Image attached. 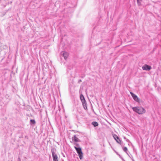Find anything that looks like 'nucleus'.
I'll return each instance as SVG.
<instances>
[{
    "label": "nucleus",
    "mask_w": 161,
    "mask_h": 161,
    "mask_svg": "<svg viewBox=\"0 0 161 161\" xmlns=\"http://www.w3.org/2000/svg\"><path fill=\"white\" fill-rule=\"evenodd\" d=\"M61 54L64 57L65 59H66L69 56V53L63 51L61 53Z\"/></svg>",
    "instance_id": "nucleus-4"
},
{
    "label": "nucleus",
    "mask_w": 161,
    "mask_h": 161,
    "mask_svg": "<svg viewBox=\"0 0 161 161\" xmlns=\"http://www.w3.org/2000/svg\"><path fill=\"white\" fill-rule=\"evenodd\" d=\"M30 122L33 124H35L36 123L35 121L33 119H31Z\"/></svg>",
    "instance_id": "nucleus-13"
},
{
    "label": "nucleus",
    "mask_w": 161,
    "mask_h": 161,
    "mask_svg": "<svg viewBox=\"0 0 161 161\" xmlns=\"http://www.w3.org/2000/svg\"><path fill=\"white\" fill-rule=\"evenodd\" d=\"M74 144L76 145V146L77 147H79V145L78 144H77V143H75H75H74Z\"/></svg>",
    "instance_id": "nucleus-16"
},
{
    "label": "nucleus",
    "mask_w": 161,
    "mask_h": 161,
    "mask_svg": "<svg viewBox=\"0 0 161 161\" xmlns=\"http://www.w3.org/2000/svg\"><path fill=\"white\" fill-rule=\"evenodd\" d=\"M52 155L53 161H58V157L57 154L54 151H52Z\"/></svg>",
    "instance_id": "nucleus-3"
},
{
    "label": "nucleus",
    "mask_w": 161,
    "mask_h": 161,
    "mask_svg": "<svg viewBox=\"0 0 161 161\" xmlns=\"http://www.w3.org/2000/svg\"><path fill=\"white\" fill-rule=\"evenodd\" d=\"M130 93L134 99L136 101L138 102L139 101V99L138 98L137 96L132 92H130Z\"/></svg>",
    "instance_id": "nucleus-6"
},
{
    "label": "nucleus",
    "mask_w": 161,
    "mask_h": 161,
    "mask_svg": "<svg viewBox=\"0 0 161 161\" xmlns=\"http://www.w3.org/2000/svg\"><path fill=\"white\" fill-rule=\"evenodd\" d=\"M80 98L81 100L82 103H83V102H86V100L85 99V98L83 95L81 94L80 96Z\"/></svg>",
    "instance_id": "nucleus-8"
},
{
    "label": "nucleus",
    "mask_w": 161,
    "mask_h": 161,
    "mask_svg": "<svg viewBox=\"0 0 161 161\" xmlns=\"http://www.w3.org/2000/svg\"><path fill=\"white\" fill-rule=\"evenodd\" d=\"M123 150H124V151L127 154H128V153H127V148L126 147H124L123 148Z\"/></svg>",
    "instance_id": "nucleus-12"
},
{
    "label": "nucleus",
    "mask_w": 161,
    "mask_h": 161,
    "mask_svg": "<svg viewBox=\"0 0 161 161\" xmlns=\"http://www.w3.org/2000/svg\"><path fill=\"white\" fill-rule=\"evenodd\" d=\"M82 103V105H83V107L84 108L85 110L87 109V106H86V102H83V103Z\"/></svg>",
    "instance_id": "nucleus-9"
},
{
    "label": "nucleus",
    "mask_w": 161,
    "mask_h": 161,
    "mask_svg": "<svg viewBox=\"0 0 161 161\" xmlns=\"http://www.w3.org/2000/svg\"><path fill=\"white\" fill-rule=\"evenodd\" d=\"M134 111L139 114H142L144 113L146 110L145 109L141 107H136L132 108Z\"/></svg>",
    "instance_id": "nucleus-1"
},
{
    "label": "nucleus",
    "mask_w": 161,
    "mask_h": 161,
    "mask_svg": "<svg viewBox=\"0 0 161 161\" xmlns=\"http://www.w3.org/2000/svg\"><path fill=\"white\" fill-rule=\"evenodd\" d=\"M113 136L114 138L115 139V140L117 139H119V137L116 135H114Z\"/></svg>",
    "instance_id": "nucleus-11"
},
{
    "label": "nucleus",
    "mask_w": 161,
    "mask_h": 161,
    "mask_svg": "<svg viewBox=\"0 0 161 161\" xmlns=\"http://www.w3.org/2000/svg\"><path fill=\"white\" fill-rule=\"evenodd\" d=\"M116 142L119 144H121V141L119 139H119H117L116 140Z\"/></svg>",
    "instance_id": "nucleus-14"
},
{
    "label": "nucleus",
    "mask_w": 161,
    "mask_h": 161,
    "mask_svg": "<svg viewBox=\"0 0 161 161\" xmlns=\"http://www.w3.org/2000/svg\"><path fill=\"white\" fill-rule=\"evenodd\" d=\"M124 138L125 139H126V137H124Z\"/></svg>",
    "instance_id": "nucleus-19"
},
{
    "label": "nucleus",
    "mask_w": 161,
    "mask_h": 161,
    "mask_svg": "<svg viewBox=\"0 0 161 161\" xmlns=\"http://www.w3.org/2000/svg\"><path fill=\"white\" fill-rule=\"evenodd\" d=\"M137 2L138 3V5H141V2L142 1V0H137Z\"/></svg>",
    "instance_id": "nucleus-15"
},
{
    "label": "nucleus",
    "mask_w": 161,
    "mask_h": 161,
    "mask_svg": "<svg viewBox=\"0 0 161 161\" xmlns=\"http://www.w3.org/2000/svg\"><path fill=\"white\" fill-rule=\"evenodd\" d=\"M71 139L74 143L80 142V140L76 137V135H74L72 137Z\"/></svg>",
    "instance_id": "nucleus-5"
},
{
    "label": "nucleus",
    "mask_w": 161,
    "mask_h": 161,
    "mask_svg": "<svg viewBox=\"0 0 161 161\" xmlns=\"http://www.w3.org/2000/svg\"><path fill=\"white\" fill-rule=\"evenodd\" d=\"M126 141L127 142H129V140L128 139H126Z\"/></svg>",
    "instance_id": "nucleus-17"
},
{
    "label": "nucleus",
    "mask_w": 161,
    "mask_h": 161,
    "mask_svg": "<svg viewBox=\"0 0 161 161\" xmlns=\"http://www.w3.org/2000/svg\"><path fill=\"white\" fill-rule=\"evenodd\" d=\"M78 153L79 157L80 159H81L83 157V153L81 151V149L80 147H77L76 146L74 147Z\"/></svg>",
    "instance_id": "nucleus-2"
},
{
    "label": "nucleus",
    "mask_w": 161,
    "mask_h": 161,
    "mask_svg": "<svg viewBox=\"0 0 161 161\" xmlns=\"http://www.w3.org/2000/svg\"><path fill=\"white\" fill-rule=\"evenodd\" d=\"M131 159L132 161H135L134 160V159L133 158H131Z\"/></svg>",
    "instance_id": "nucleus-18"
},
{
    "label": "nucleus",
    "mask_w": 161,
    "mask_h": 161,
    "mask_svg": "<svg viewBox=\"0 0 161 161\" xmlns=\"http://www.w3.org/2000/svg\"><path fill=\"white\" fill-rule=\"evenodd\" d=\"M92 124L93 125V126H94V127H96V126H97L98 125V124L97 122H95V121H94V122H93L92 123Z\"/></svg>",
    "instance_id": "nucleus-10"
},
{
    "label": "nucleus",
    "mask_w": 161,
    "mask_h": 161,
    "mask_svg": "<svg viewBox=\"0 0 161 161\" xmlns=\"http://www.w3.org/2000/svg\"><path fill=\"white\" fill-rule=\"evenodd\" d=\"M142 69L143 70H149L151 69V67L145 64L142 67Z\"/></svg>",
    "instance_id": "nucleus-7"
}]
</instances>
